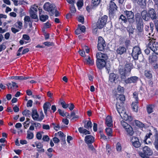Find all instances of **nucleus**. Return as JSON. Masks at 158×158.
<instances>
[{"instance_id":"obj_64","label":"nucleus","mask_w":158,"mask_h":158,"mask_svg":"<svg viewBox=\"0 0 158 158\" xmlns=\"http://www.w3.org/2000/svg\"><path fill=\"white\" fill-rule=\"evenodd\" d=\"M6 46L4 43H3L2 44L0 45V52L4 50L6 48Z\"/></svg>"},{"instance_id":"obj_2","label":"nucleus","mask_w":158,"mask_h":158,"mask_svg":"<svg viewBox=\"0 0 158 158\" xmlns=\"http://www.w3.org/2000/svg\"><path fill=\"white\" fill-rule=\"evenodd\" d=\"M107 16L105 15L98 19L96 23L97 28H95L94 30L95 33H97L98 28L101 29L103 28L107 22Z\"/></svg>"},{"instance_id":"obj_50","label":"nucleus","mask_w":158,"mask_h":158,"mask_svg":"<svg viewBox=\"0 0 158 158\" xmlns=\"http://www.w3.org/2000/svg\"><path fill=\"white\" fill-rule=\"evenodd\" d=\"M127 30L129 32V34H133L134 32V29L132 26H129L127 28Z\"/></svg>"},{"instance_id":"obj_12","label":"nucleus","mask_w":158,"mask_h":158,"mask_svg":"<svg viewBox=\"0 0 158 158\" xmlns=\"http://www.w3.org/2000/svg\"><path fill=\"white\" fill-rule=\"evenodd\" d=\"M116 97L117 100V103L123 105L124 102L125 100L124 96L122 94H117L116 95Z\"/></svg>"},{"instance_id":"obj_29","label":"nucleus","mask_w":158,"mask_h":158,"mask_svg":"<svg viewBox=\"0 0 158 158\" xmlns=\"http://www.w3.org/2000/svg\"><path fill=\"white\" fill-rule=\"evenodd\" d=\"M155 136V139L153 144L156 149L158 151V135L156 134Z\"/></svg>"},{"instance_id":"obj_55","label":"nucleus","mask_w":158,"mask_h":158,"mask_svg":"<svg viewBox=\"0 0 158 158\" xmlns=\"http://www.w3.org/2000/svg\"><path fill=\"white\" fill-rule=\"evenodd\" d=\"M15 4L16 5H22L25 3H27L24 0H21L20 2L16 1L15 2Z\"/></svg>"},{"instance_id":"obj_26","label":"nucleus","mask_w":158,"mask_h":158,"mask_svg":"<svg viewBox=\"0 0 158 158\" xmlns=\"http://www.w3.org/2000/svg\"><path fill=\"white\" fill-rule=\"evenodd\" d=\"M135 21L136 23H142V19L141 17V15L140 13H137L135 15Z\"/></svg>"},{"instance_id":"obj_63","label":"nucleus","mask_w":158,"mask_h":158,"mask_svg":"<svg viewBox=\"0 0 158 158\" xmlns=\"http://www.w3.org/2000/svg\"><path fill=\"white\" fill-rule=\"evenodd\" d=\"M58 111L59 112L60 114V115L62 116L63 117L65 116V114L64 111L60 109H58Z\"/></svg>"},{"instance_id":"obj_22","label":"nucleus","mask_w":158,"mask_h":158,"mask_svg":"<svg viewBox=\"0 0 158 158\" xmlns=\"http://www.w3.org/2000/svg\"><path fill=\"white\" fill-rule=\"evenodd\" d=\"M111 0L109 4V9L111 11L116 10L117 8L116 4Z\"/></svg>"},{"instance_id":"obj_48","label":"nucleus","mask_w":158,"mask_h":158,"mask_svg":"<svg viewBox=\"0 0 158 158\" xmlns=\"http://www.w3.org/2000/svg\"><path fill=\"white\" fill-rule=\"evenodd\" d=\"M78 27L80 31L82 32H84L85 31V27L84 26L81 24H78Z\"/></svg>"},{"instance_id":"obj_19","label":"nucleus","mask_w":158,"mask_h":158,"mask_svg":"<svg viewBox=\"0 0 158 158\" xmlns=\"http://www.w3.org/2000/svg\"><path fill=\"white\" fill-rule=\"evenodd\" d=\"M127 49L125 47L120 46L117 49L116 51L117 54L121 55L125 53Z\"/></svg>"},{"instance_id":"obj_58","label":"nucleus","mask_w":158,"mask_h":158,"mask_svg":"<svg viewBox=\"0 0 158 158\" xmlns=\"http://www.w3.org/2000/svg\"><path fill=\"white\" fill-rule=\"evenodd\" d=\"M42 139L44 141H48L50 140V138L47 135H44L43 136Z\"/></svg>"},{"instance_id":"obj_4","label":"nucleus","mask_w":158,"mask_h":158,"mask_svg":"<svg viewBox=\"0 0 158 158\" xmlns=\"http://www.w3.org/2000/svg\"><path fill=\"white\" fill-rule=\"evenodd\" d=\"M31 117L34 120L41 122L44 118V116L43 111H41L40 112V115L39 116L37 110L33 109L32 111Z\"/></svg>"},{"instance_id":"obj_41","label":"nucleus","mask_w":158,"mask_h":158,"mask_svg":"<svg viewBox=\"0 0 158 158\" xmlns=\"http://www.w3.org/2000/svg\"><path fill=\"white\" fill-rule=\"evenodd\" d=\"M145 75L148 78L150 79L152 77V75L150 71L146 70L145 71Z\"/></svg>"},{"instance_id":"obj_11","label":"nucleus","mask_w":158,"mask_h":158,"mask_svg":"<svg viewBox=\"0 0 158 158\" xmlns=\"http://www.w3.org/2000/svg\"><path fill=\"white\" fill-rule=\"evenodd\" d=\"M123 105L116 103V106L117 111L121 117L122 114L124 115L126 113V111L123 106Z\"/></svg>"},{"instance_id":"obj_23","label":"nucleus","mask_w":158,"mask_h":158,"mask_svg":"<svg viewBox=\"0 0 158 158\" xmlns=\"http://www.w3.org/2000/svg\"><path fill=\"white\" fill-rule=\"evenodd\" d=\"M141 15L143 19L146 21L148 20L149 17L147 11L143 10L141 12Z\"/></svg>"},{"instance_id":"obj_49","label":"nucleus","mask_w":158,"mask_h":158,"mask_svg":"<svg viewBox=\"0 0 158 158\" xmlns=\"http://www.w3.org/2000/svg\"><path fill=\"white\" fill-rule=\"evenodd\" d=\"M135 123L136 125L140 127H142L144 126V124L138 120H135Z\"/></svg>"},{"instance_id":"obj_36","label":"nucleus","mask_w":158,"mask_h":158,"mask_svg":"<svg viewBox=\"0 0 158 158\" xmlns=\"http://www.w3.org/2000/svg\"><path fill=\"white\" fill-rule=\"evenodd\" d=\"M34 136L33 133L29 130L27 131V138L29 139H32Z\"/></svg>"},{"instance_id":"obj_57","label":"nucleus","mask_w":158,"mask_h":158,"mask_svg":"<svg viewBox=\"0 0 158 158\" xmlns=\"http://www.w3.org/2000/svg\"><path fill=\"white\" fill-rule=\"evenodd\" d=\"M150 32L148 33L149 35H151V32H152L153 30V24L152 23H150Z\"/></svg>"},{"instance_id":"obj_25","label":"nucleus","mask_w":158,"mask_h":158,"mask_svg":"<svg viewBox=\"0 0 158 158\" xmlns=\"http://www.w3.org/2000/svg\"><path fill=\"white\" fill-rule=\"evenodd\" d=\"M7 85L9 89H11L12 88L15 87H16V88H18V86L17 85L16 83L14 81H12L11 82L7 83Z\"/></svg>"},{"instance_id":"obj_18","label":"nucleus","mask_w":158,"mask_h":158,"mask_svg":"<svg viewBox=\"0 0 158 158\" xmlns=\"http://www.w3.org/2000/svg\"><path fill=\"white\" fill-rule=\"evenodd\" d=\"M85 141L87 144H91L94 141V138L91 135H86L85 139Z\"/></svg>"},{"instance_id":"obj_39","label":"nucleus","mask_w":158,"mask_h":158,"mask_svg":"<svg viewBox=\"0 0 158 158\" xmlns=\"http://www.w3.org/2000/svg\"><path fill=\"white\" fill-rule=\"evenodd\" d=\"M105 131L107 135L108 136H112V130L111 128L107 127L105 129Z\"/></svg>"},{"instance_id":"obj_33","label":"nucleus","mask_w":158,"mask_h":158,"mask_svg":"<svg viewBox=\"0 0 158 158\" xmlns=\"http://www.w3.org/2000/svg\"><path fill=\"white\" fill-rule=\"evenodd\" d=\"M116 77V75L114 73L110 74L109 76V80L111 82H114Z\"/></svg>"},{"instance_id":"obj_52","label":"nucleus","mask_w":158,"mask_h":158,"mask_svg":"<svg viewBox=\"0 0 158 158\" xmlns=\"http://www.w3.org/2000/svg\"><path fill=\"white\" fill-rule=\"evenodd\" d=\"M60 104L63 108L64 109L67 108L69 106V104H66L64 101L61 102L60 103Z\"/></svg>"},{"instance_id":"obj_62","label":"nucleus","mask_w":158,"mask_h":158,"mask_svg":"<svg viewBox=\"0 0 158 158\" xmlns=\"http://www.w3.org/2000/svg\"><path fill=\"white\" fill-rule=\"evenodd\" d=\"M24 21L25 24L27 23V22H30V18L29 16H25L24 18Z\"/></svg>"},{"instance_id":"obj_17","label":"nucleus","mask_w":158,"mask_h":158,"mask_svg":"<svg viewBox=\"0 0 158 158\" xmlns=\"http://www.w3.org/2000/svg\"><path fill=\"white\" fill-rule=\"evenodd\" d=\"M105 124L106 126L108 127H110L113 126V121L111 116H108L106 117L105 119Z\"/></svg>"},{"instance_id":"obj_61","label":"nucleus","mask_w":158,"mask_h":158,"mask_svg":"<svg viewBox=\"0 0 158 158\" xmlns=\"http://www.w3.org/2000/svg\"><path fill=\"white\" fill-rule=\"evenodd\" d=\"M117 90L119 93H122L124 92L123 88L119 85L118 87Z\"/></svg>"},{"instance_id":"obj_46","label":"nucleus","mask_w":158,"mask_h":158,"mask_svg":"<svg viewBox=\"0 0 158 158\" xmlns=\"http://www.w3.org/2000/svg\"><path fill=\"white\" fill-rule=\"evenodd\" d=\"M138 93L137 92H134L133 93V98L135 99V102H138V100H139L138 97Z\"/></svg>"},{"instance_id":"obj_60","label":"nucleus","mask_w":158,"mask_h":158,"mask_svg":"<svg viewBox=\"0 0 158 158\" xmlns=\"http://www.w3.org/2000/svg\"><path fill=\"white\" fill-rule=\"evenodd\" d=\"M86 61L88 64L91 65H92L94 64L93 60L91 59L90 57H89L87 59Z\"/></svg>"},{"instance_id":"obj_59","label":"nucleus","mask_w":158,"mask_h":158,"mask_svg":"<svg viewBox=\"0 0 158 158\" xmlns=\"http://www.w3.org/2000/svg\"><path fill=\"white\" fill-rule=\"evenodd\" d=\"M84 17L83 16H79L78 18V21L80 22L82 24L84 23Z\"/></svg>"},{"instance_id":"obj_20","label":"nucleus","mask_w":158,"mask_h":158,"mask_svg":"<svg viewBox=\"0 0 158 158\" xmlns=\"http://www.w3.org/2000/svg\"><path fill=\"white\" fill-rule=\"evenodd\" d=\"M125 130L128 135L132 136L133 135L134 133L133 129L130 125L128 126L125 129Z\"/></svg>"},{"instance_id":"obj_32","label":"nucleus","mask_w":158,"mask_h":158,"mask_svg":"<svg viewBox=\"0 0 158 158\" xmlns=\"http://www.w3.org/2000/svg\"><path fill=\"white\" fill-rule=\"evenodd\" d=\"M11 78L15 80H23L27 79L28 78L27 77H23V76H12L11 77Z\"/></svg>"},{"instance_id":"obj_31","label":"nucleus","mask_w":158,"mask_h":158,"mask_svg":"<svg viewBox=\"0 0 158 158\" xmlns=\"http://www.w3.org/2000/svg\"><path fill=\"white\" fill-rule=\"evenodd\" d=\"M30 13L31 17L33 19H35V21L38 20V18L37 15V12H35L30 11Z\"/></svg>"},{"instance_id":"obj_7","label":"nucleus","mask_w":158,"mask_h":158,"mask_svg":"<svg viewBox=\"0 0 158 158\" xmlns=\"http://www.w3.org/2000/svg\"><path fill=\"white\" fill-rule=\"evenodd\" d=\"M149 47L156 54L158 55V44L154 42V40H152L149 42Z\"/></svg>"},{"instance_id":"obj_43","label":"nucleus","mask_w":158,"mask_h":158,"mask_svg":"<svg viewBox=\"0 0 158 158\" xmlns=\"http://www.w3.org/2000/svg\"><path fill=\"white\" fill-rule=\"evenodd\" d=\"M77 6L79 9L81 8L83 4V0H78L77 3Z\"/></svg>"},{"instance_id":"obj_28","label":"nucleus","mask_w":158,"mask_h":158,"mask_svg":"<svg viewBox=\"0 0 158 158\" xmlns=\"http://www.w3.org/2000/svg\"><path fill=\"white\" fill-rule=\"evenodd\" d=\"M78 131L81 133L85 135L90 134V132L89 131L86 129H84L83 127H79L78 128Z\"/></svg>"},{"instance_id":"obj_34","label":"nucleus","mask_w":158,"mask_h":158,"mask_svg":"<svg viewBox=\"0 0 158 158\" xmlns=\"http://www.w3.org/2000/svg\"><path fill=\"white\" fill-rule=\"evenodd\" d=\"M138 102H133L132 104V107L133 110L134 111L137 112L138 111V106L137 105Z\"/></svg>"},{"instance_id":"obj_27","label":"nucleus","mask_w":158,"mask_h":158,"mask_svg":"<svg viewBox=\"0 0 158 158\" xmlns=\"http://www.w3.org/2000/svg\"><path fill=\"white\" fill-rule=\"evenodd\" d=\"M121 118L126 121L128 120L129 121H131L132 120V117L131 116H128L126 113L124 114V115L122 114Z\"/></svg>"},{"instance_id":"obj_13","label":"nucleus","mask_w":158,"mask_h":158,"mask_svg":"<svg viewBox=\"0 0 158 158\" xmlns=\"http://www.w3.org/2000/svg\"><path fill=\"white\" fill-rule=\"evenodd\" d=\"M119 72L121 75V78L122 80L124 81L126 78V76H128L129 75L123 68H119Z\"/></svg>"},{"instance_id":"obj_15","label":"nucleus","mask_w":158,"mask_h":158,"mask_svg":"<svg viewBox=\"0 0 158 158\" xmlns=\"http://www.w3.org/2000/svg\"><path fill=\"white\" fill-rule=\"evenodd\" d=\"M138 78L136 76H133L127 79H125L124 81L126 83H135L138 81Z\"/></svg>"},{"instance_id":"obj_6","label":"nucleus","mask_w":158,"mask_h":158,"mask_svg":"<svg viewBox=\"0 0 158 158\" xmlns=\"http://www.w3.org/2000/svg\"><path fill=\"white\" fill-rule=\"evenodd\" d=\"M56 7L54 5L49 2H46L44 5V9L46 11L49 12L50 15L51 16L53 15Z\"/></svg>"},{"instance_id":"obj_45","label":"nucleus","mask_w":158,"mask_h":158,"mask_svg":"<svg viewBox=\"0 0 158 158\" xmlns=\"http://www.w3.org/2000/svg\"><path fill=\"white\" fill-rule=\"evenodd\" d=\"M138 4L141 6H144L146 5L145 0H136Z\"/></svg>"},{"instance_id":"obj_1","label":"nucleus","mask_w":158,"mask_h":158,"mask_svg":"<svg viewBox=\"0 0 158 158\" xmlns=\"http://www.w3.org/2000/svg\"><path fill=\"white\" fill-rule=\"evenodd\" d=\"M96 65L98 68L102 69L104 68L106 64V61L107 59V54L99 52L97 53Z\"/></svg>"},{"instance_id":"obj_38","label":"nucleus","mask_w":158,"mask_h":158,"mask_svg":"<svg viewBox=\"0 0 158 158\" xmlns=\"http://www.w3.org/2000/svg\"><path fill=\"white\" fill-rule=\"evenodd\" d=\"M92 124L91 122L89 121L86 124H85L84 125V127L86 129L89 130L92 127Z\"/></svg>"},{"instance_id":"obj_24","label":"nucleus","mask_w":158,"mask_h":158,"mask_svg":"<svg viewBox=\"0 0 158 158\" xmlns=\"http://www.w3.org/2000/svg\"><path fill=\"white\" fill-rule=\"evenodd\" d=\"M76 11V9L74 5H71L70 7V13L66 15V18H70L72 15L71 13H74Z\"/></svg>"},{"instance_id":"obj_9","label":"nucleus","mask_w":158,"mask_h":158,"mask_svg":"<svg viewBox=\"0 0 158 158\" xmlns=\"http://www.w3.org/2000/svg\"><path fill=\"white\" fill-rule=\"evenodd\" d=\"M105 42L101 36L98 37V48L99 51H103L106 47Z\"/></svg>"},{"instance_id":"obj_30","label":"nucleus","mask_w":158,"mask_h":158,"mask_svg":"<svg viewBox=\"0 0 158 158\" xmlns=\"http://www.w3.org/2000/svg\"><path fill=\"white\" fill-rule=\"evenodd\" d=\"M155 105H149L147 107V110L148 114H150L154 111Z\"/></svg>"},{"instance_id":"obj_51","label":"nucleus","mask_w":158,"mask_h":158,"mask_svg":"<svg viewBox=\"0 0 158 158\" xmlns=\"http://www.w3.org/2000/svg\"><path fill=\"white\" fill-rule=\"evenodd\" d=\"M121 124L123 127L125 129L129 125L127 123L123 120H122L121 121Z\"/></svg>"},{"instance_id":"obj_44","label":"nucleus","mask_w":158,"mask_h":158,"mask_svg":"<svg viewBox=\"0 0 158 158\" xmlns=\"http://www.w3.org/2000/svg\"><path fill=\"white\" fill-rule=\"evenodd\" d=\"M31 111L27 110H25L22 113L23 115L28 117H30V115H31Z\"/></svg>"},{"instance_id":"obj_10","label":"nucleus","mask_w":158,"mask_h":158,"mask_svg":"<svg viewBox=\"0 0 158 158\" xmlns=\"http://www.w3.org/2000/svg\"><path fill=\"white\" fill-rule=\"evenodd\" d=\"M129 22L132 23L135 22L134 15L133 12L131 11H126L125 12Z\"/></svg>"},{"instance_id":"obj_5","label":"nucleus","mask_w":158,"mask_h":158,"mask_svg":"<svg viewBox=\"0 0 158 158\" xmlns=\"http://www.w3.org/2000/svg\"><path fill=\"white\" fill-rule=\"evenodd\" d=\"M130 141L132 143V145L135 148H140L142 143L139 138L135 136H132L130 138Z\"/></svg>"},{"instance_id":"obj_35","label":"nucleus","mask_w":158,"mask_h":158,"mask_svg":"<svg viewBox=\"0 0 158 158\" xmlns=\"http://www.w3.org/2000/svg\"><path fill=\"white\" fill-rule=\"evenodd\" d=\"M157 57L156 56L152 55L150 56L149 59L150 62L151 63H153L157 60Z\"/></svg>"},{"instance_id":"obj_14","label":"nucleus","mask_w":158,"mask_h":158,"mask_svg":"<svg viewBox=\"0 0 158 158\" xmlns=\"http://www.w3.org/2000/svg\"><path fill=\"white\" fill-rule=\"evenodd\" d=\"M51 104L48 102H46L45 103L43 106L44 113L46 116H48V111L50 110Z\"/></svg>"},{"instance_id":"obj_3","label":"nucleus","mask_w":158,"mask_h":158,"mask_svg":"<svg viewBox=\"0 0 158 158\" xmlns=\"http://www.w3.org/2000/svg\"><path fill=\"white\" fill-rule=\"evenodd\" d=\"M142 152H139V155L142 158H149V156L153 154L152 150L148 147L145 146L142 148Z\"/></svg>"},{"instance_id":"obj_47","label":"nucleus","mask_w":158,"mask_h":158,"mask_svg":"<svg viewBox=\"0 0 158 158\" xmlns=\"http://www.w3.org/2000/svg\"><path fill=\"white\" fill-rule=\"evenodd\" d=\"M119 20H121L122 21H123L125 23L127 22V19L126 17L122 15H121L119 17Z\"/></svg>"},{"instance_id":"obj_40","label":"nucleus","mask_w":158,"mask_h":158,"mask_svg":"<svg viewBox=\"0 0 158 158\" xmlns=\"http://www.w3.org/2000/svg\"><path fill=\"white\" fill-rule=\"evenodd\" d=\"M48 18V16L47 15H42L40 16V20L43 22H45Z\"/></svg>"},{"instance_id":"obj_37","label":"nucleus","mask_w":158,"mask_h":158,"mask_svg":"<svg viewBox=\"0 0 158 158\" xmlns=\"http://www.w3.org/2000/svg\"><path fill=\"white\" fill-rule=\"evenodd\" d=\"M137 28L139 32H142L143 31V25L142 23H137Z\"/></svg>"},{"instance_id":"obj_54","label":"nucleus","mask_w":158,"mask_h":158,"mask_svg":"<svg viewBox=\"0 0 158 158\" xmlns=\"http://www.w3.org/2000/svg\"><path fill=\"white\" fill-rule=\"evenodd\" d=\"M122 147L121 144L119 143H117L116 144V150L118 152H120L121 151Z\"/></svg>"},{"instance_id":"obj_8","label":"nucleus","mask_w":158,"mask_h":158,"mask_svg":"<svg viewBox=\"0 0 158 158\" xmlns=\"http://www.w3.org/2000/svg\"><path fill=\"white\" fill-rule=\"evenodd\" d=\"M141 53L140 48L138 46H135L133 48L131 55L134 60H137L138 59L139 55Z\"/></svg>"},{"instance_id":"obj_56","label":"nucleus","mask_w":158,"mask_h":158,"mask_svg":"<svg viewBox=\"0 0 158 158\" xmlns=\"http://www.w3.org/2000/svg\"><path fill=\"white\" fill-rule=\"evenodd\" d=\"M88 146L89 149L92 151L93 152H95V150L93 145L91 144H88Z\"/></svg>"},{"instance_id":"obj_21","label":"nucleus","mask_w":158,"mask_h":158,"mask_svg":"<svg viewBox=\"0 0 158 158\" xmlns=\"http://www.w3.org/2000/svg\"><path fill=\"white\" fill-rule=\"evenodd\" d=\"M133 68L132 64H126L124 68L125 71L129 75L131 71V69Z\"/></svg>"},{"instance_id":"obj_53","label":"nucleus","mask_w":158,"mask_h":158,"mask_svg":"<svg viewBox=\"0 0 158 158\" xmlns=\"http://www.w3.org/2000/svg\"><path fill=\"white\" fill-rule=\"evenodd\" d=\"M15 25L19 28L21 29L22 27V23L21 22L18 21L15 24Z\"/></svg>"},{"instance_id":"obj_16","label":"nucleus","mask_w":158,"mask_h":158,"mask_svg":"<svg viewBox=\"0 0 158 158\" xmlns=\"http://www.w3.org/2000/svg\"><path fill=\"white\" fill-rule=\"evenodd\" d=\"M148 15L149 17H150L152 20L156 19L157 18L156 12L153 9L151 8L149 9Z\"/></svg>"},{"instance_id":"obj_42","label":"nucleus","mask_w":158,"mask_h":158,"mask_svg":"<svg viewBox=\"0 0 158 158\" xmlns=\"http://www.w3.org/2000/svg\"><path fill=\"white\" fill-rule=\"evenodd\" d=\"M100 0H92L91 5L92 6H98L99 4Z\"/></svg>"}]
</instances>
